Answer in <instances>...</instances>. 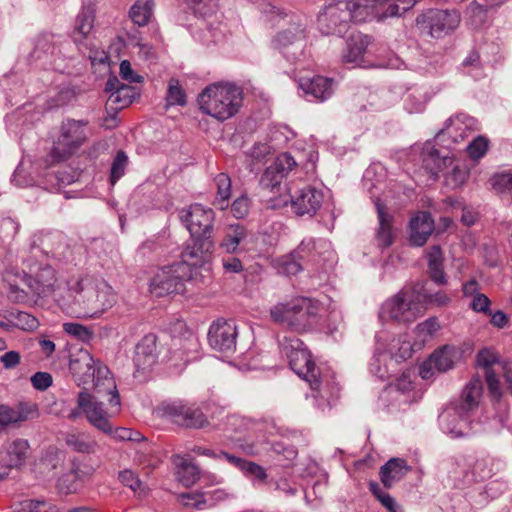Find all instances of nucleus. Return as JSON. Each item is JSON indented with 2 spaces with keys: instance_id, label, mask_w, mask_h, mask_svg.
I'll return each mask as SVG.
<instances>
[{
  "instance_id": "0e129e2a",
  "label": "nucleus",
  "mask_w": 512,
  "mask_h": 512,
  "mask_svg": "<svg viewBox=\"0 0 512 512\" xmlns=\"http://www.w3.org/2000/svg\"><path fill=\"white\" fill-rule=\"evenodd\" d=\"M242 472L248 477H253L254 480L259 483H265L268 477L266 470L261 465L248 460L246 461Z\"/></svg>"
},
{
  "instance_id": "4468645a",
  "label": "nucleus",
  "mask_w": 512,
  "mask_h": 512,
  "mask_svg": "<svg viewBox=\"0 0 512 512\" xmlns=\"http://www.w3.org/2000/svg\"><path fill=\"white\" fill-rule=\"evenodd\" d=\"M238 328L233 320L218 319L212 323L208 331L210 347L227 356L236 351Z\"/></svg>"
},
{
  "instance_id": "c756f323",
  "label": "nucleus",
  "mask_w": 512,
  "mask_h": 512,
  "mask_svg": "<svg viewBox=\"0 0 512 512\" xmlns=\"http://www.w3.org/2000/svg\"><path fill=\"white\" fill-rule=\"evenodd\" d=\"M422 160L424 167L433 175L444 172L454 163V156L450 152L441 154L434 146L426 142L422 149Z\"/></svg>"
},
{
  "instance_id": "f257e3e1",
  "label": "nucleus",
  "mask_w": 512,
  "mask_h": 512,
  "mask_svg": "<svg viewBox=\"0 0 512 512\" xmlns=\"http://www.w3.org/2000/svg\"><path fill=\"white\" fill-rule=\"evenodd\" d=\"M63 311L78 318H99L117 303V295L104 280L81 278L56 297Z\"/></svg>"
},
{
  "instance_id": "dca6fc26",
  "label": "nucleus",
  "mask_w": 512,
  "mask_h": 512,
  "mask_svg": "<svg viewBox=\"0 0 512 512\" xmlns=\"http://www.w3.org/2000/svg\"><path fill=\"white\" fill-rule=\"evenodd\" d=\"M103 366L96 362L85 349H79L70 354L69 370L78 386L91 383L98 374V367Z\"/></svg>"
},
{
  "instance_id": "052dcab7",
  "label": "nucleus",
  "mask_w": 512,
  "mask_h": 512,
  "mask_svg": "<svg viewBox=\"0 0 512 512\" xmlns=\"http://www.w3.org/2000/svg\"><path fill=\"white\" fill-rule=\"evenodd\" d=\"M488 149V140L485 137L478 136L474 138L466 146V150L469 156L473 159H479L483 157Z\"/></svg>"
},
{
  "instance_id": "9d476101",
  "label": "nucleus",
  "mask_w": 512,
  "mask_h": 512,
  "mask_svg": "<svg viewBox=\"0 0 512 512\" xmlns=\"http://www.w3.org/2000/svg\"><path fill=\"white\" fill-rule=\"evenodd\" d=\"M351 21L347 0H326L318 13V29L324 35L344 33Z\"/></svg>"
},
{
  "instance_id": "393cba45",
  "label": "nucleus",
  "mask_w": 512,
  "mask_h": 512,
  "mask_svg": "<svg viewBox=\"0 0 512 512\" xmlns=\"http://www.w3.org/2000/svg\"><path fill=\"white\" fill-rule=\"evenodd\" d=\"M157 337L154 334L145 335L136 345L134 365L137 371L150 369L157 361Z\"/></svg>"
},
{
  "instance_id": "7c9ffc66",
  "label": "nucleus",
  "mask_w": 512,
  "mask_h": 512,
  "mask_svg": "<svg viewBox=\"0 0 512 512\" xmlns=\"http://www.w3.org/2000/svg\"><path fill=\"white\" fill-rule=\"evenodd\" d=\"M29 448V443L25 439L12 440L7 444L5 451L0 453V463L8 468L21 467L28 457Z\"/></svg>"
},
{
  "instance_id": "6e6552de",
  "label": "nucleus",
  "mask_w": 512,
  "mask_h": 512,
  "mask_svg": "<svg viewBox=\"0 0 512 512\" xmlns=\"http://www.w3.org/2000/svg\"><path fill=\"white\" fill-rule=\"evenodd\" d=\"M191 260L183 257V261L160 269L150 281V292L156 297L181 293L185 289V281L191 278Z\"/></svg>"
},
{
  "instance_id": "423d86ee",
  "label": "nucleus",
  "mask_w": 512,
  "mask_h": 512,
  "mask_svg": "<svg viewBox=\"0 0 512 512\" xmlns=\"http://www.w3.org/2000/svg\"><path fill=\"white\" fill-rule=\"evenodd\" d=\"M4 281L9 287L10 297L19 301L24 300L27 296V293L21 287L22 284L26 285L33 294L46 297L54 292L57 279L55 270L51 266L45 265L40 267L34 276L26 273L6 272Z\"/></svg>"
},
{
  "instance_id": "2f4dec72",
  "label": "nucleus",
  "mask_w": 512,
  "mask_h": 512,
  "mask_svg": "<svg viewBox=\"0 0 512 512\" xmlns=\"http://www.w3.org/2000/svg\"><path fill=\"white\" fill-rule=\"evenodd\" d=\"M411 467L407 465L406 460L402 458H391L381 466L379 475L385 488H392L394 484L400 481Z\"/></svg>"
},
{
  "instance_id": "cd10ccee",
  "label": "nucleus",
  "mask_w": 512,
  "mask_h": 512,
  "mask_svg": "<svg viewBox=\"0 0 512 512\" xmlns=\"http://www.w3.org/2000/svg\"><path fill=\"white\" fill-rule=\"evenodd\" d=\"M434 230V220L430 213L418 212L410 220V242L414 246H423Z\"/></svg>"
},
{
  "instance_id": "8fccbe9b",
  "label": "nucleus",
  "mask_w": 512,
  "mask_h": 512,
  "mask_svg": "<svg viewBox=\"0 0 512 512\" xmlns=\"http://www.w3.org/2000/svg\"><path fill=\"white\" fill-rule=\"evenodd\" d=\"M494 460L490 457H481L475 460L472 474L476 480H486L494 474Z\"/></svg>"
},
{
  "instance_id": "13d9d810",
  "label": "nucleus",
  "mask_w": 512,
  "mask_h": 512,
  "mask_svg": "<svg viewBox=\"0 0 512 512\" xmlns=\"http://www.w3.org/2000/svg\"><path fill=\"white\" fill-rule=\"evenodd\" d=\"M63 330L78 340L87 342L92 338V332L84 325L78 323H64Z\"/></svg>"
},
{
  "instance_id": "473e14b6",
  "label": "nucleus",
  "mask_w": 512,
  "mask_h": 512,
  "mask_svg": "<svg viewBox=\"0 0 512 512\" xmlns=\"http://www.w3.org/2000/svg\"><path fill=\"white\" fill-rule=\"evenodd\" d=\"M483 383L480 377H473L464 387L456 406L469 415L476 409L482 397Z\"/></svg>"
},
{
  "instance_id": "e2e57ef3",
  "label": "nucleus",
  "mask_w": 512,
  "mask_h": 512,
  "mask_svg": "<svg viewBox=\"0 0 512 512\" xmlns=\"http://www.w3.org/2000/svg\"><path fill=\"white\" fill-rule=\"evenodd\" d=\"M285 178L282 174L278 173L273 167L270 165L266 168L264 171L262 177H261V184L263 187L273 190L276 188L282 180Z\"/></svg>"
},
{
  "instance_id": "37998d69",
  "label": "nucleus",
  "mask_w": 512,
  "mask_h": 512,
  "mask_svg": "<svg viewBox=\"0 0 512 512\" xmlns=\"http://www.w3.org/2000/svg\"><path fill=\"white\" fill-rule=\"evenodd\" d=\"M6 318L12 327L29 332L35 331L40 324L35 316L24 311L10 312Z\"/></svg>"
},
{
  "instance_id": "f03ea898",
  "label": "nucleus",
  "mask_w": 512,
  "mask_h": 512,
  "mask_svg": "<svg viewBox=\"0 0 512 512\" xmlns=\"http://www.w3.org/2000/svg\"><path fill=\"white\" fill-rule=\"evenodd\" d=\"M179 217L191 235V242L187 243L182 257L191 260L193 266H200L208 262L215 249L213 240L215 213L213 209L195 203L182 209Z\"/></svg>"
},
{
  "instance_id": "4d7b16f0",
  "label": "nucleus",
  "mask_w": 512,
  "mask_h": 512,
  "mask_svg": "<svg viewBox=\"0 0 512 512\" xmlns=\"http://www.w3.org/2000/svg\"><path fill=\"white\" fill-rule=\"evenodd\" d=\"M477 364L484 369V372L494 370V365H500L499 357L494 350L485 348L478 352Z\"/></svg>"
},
{
  "instance_id": "de8ad7c7",
  "label": "nucleus",
  "mask_w": 512,
  "mask_h": 512,
  "mask_svg": "<svg viewBox=\"0 0 512 512\" xmlns=\"http://www.w3.org/2000/svg\"><path fill=\"white\" fill-rule=\"evenodd\" d=\"M417 2L418 0H393L378 19L384 20L388 17H401L412 9Z\"/></svg>"
},
{
  "instance_id": "39448f33",
  "label": "nucleus",
  "mask_w": 512,
  "mask_h": 512,
  "mask_svg": "<svg viewBox=\"0 0 512 512\" xmlns=\"http://www.w3.org/2000/svg\"><path fill=\"white\" fill-rule=\"evenodd\" d=\"M425 308L421 304V293L418 286L403 288L387 299L380 308L379 317L382 321H394L407 324L420 317Z\"/></svg>"
},
{
  "instance_id": "ea45409f",
  "label": "nucleus",
  "mask_w": 512,
  "mask_h": 512,
  "mask_svg": "<svg viewBox=\"0 0 512 512\" xmlns=\"http://www.w3.org/2000/svg\"><path fill=\"white\" fill-rule=\"evenodd\" d=\"M395 365L396 363H390V355L388 353H379L374 356L370 363V371L377 378L386 380L396 373Z\"/></svg>"
},
{
  "instance_id": "864d4df0",
  "label": "nucleus",
  "mask_w": 512,
  "mask_h": 512,
  "mask_svg": "<svg viewBox=\"0 0 512 512\" xmlns=\"http://www.w3.org/2000/svg\"><path fill=\"white\" fill-rule=\"evenodd\" d=\"M56 486L59 493L65 495L76 493L80 487L75 474L71 473V471L62 475L57 480Z\"/></svg>"
},
{
  "instance_id": "603ef678",
  "label": "nucleus",
  "mask_w": 512,
  "mask_h": 512,
  "mask_svg": "<svg viewBox=\"0 0 512 512\" xmlns=\"http://www.w3.org/2000/svg\"><path fill=\"white\" fill-rule=\"evenodd\" d=\"M297 165V162L289 153H282L276 157L274 162L271 164L273 169L283 176H287Z\"/></svg>"
},
{
  "instance_id": "69168bd1",
  "label": "nucleus",
  "mask_w": 512,
  "mask_h": 512,
  "mask_svg": "<svg viewBox=\"0 0 512 512\" xmlns=\"http://www.w3.org/2000/svg\"><path fill=\"white\" fill-rule=\"evenodd\" d=\"M250 200L247 196L242 195L234 200L231 205V211L235 218L242 219L249 213Z\"/></svg>"
},
{
  "instance_id": "5fc2aeb1",
  "label": "nucleus",
  "mask_w": 512,
  "mask_h": 512,
  "mask_svg": "<svg viewBox=\"0 0 512 512\" xmlns=\"http://www.w3.org/2000/svg\"><path fill=\"white\" fill-rule=\"evenodd\" d=\"M303 258L294 255V252L290 255L283 257L280 261V271L288 276L296 275L302 270L301 260Z\"/></svg>"
},
{
  "instance_id": "f3484780",
  "label": "nucleus",
  "mask_w": 512,
  "mask_h": 512,
  "mask_svg": "<svg viewBox=\"0 0 512 512\" xmlns=\"http://www.w3.org/2000/svg\"><path fill=\"white\" fill-rule=\"evenodd\" d=\"M233 446L241 453L251 457L260 456L269 450H273L277 454H283L285 459L290 461L297 455V451L293 447H284L282 443L270 444L266 440L255 441L250 435L235 438Z\"/></svg>"
},
{
  "instance_id": "a878e982",
  "label": "nucleus",
  "mask_w": 512,
  "mask_h": 512,
  "mask_svg": "<svg viewBox=\"0 0 512 512\" xmlns=\"http://www.w3.org/2000/svg\"><path fill=\"white\" fill-rule=\"evenodd\" d=\"M372 198L378 216L376 240L380 248H387L394 242L393 216L388 213L386 206L381 202L380 198L374 197L373 194Z\"/></svg>"
},
{
  "instance_id": "338daca9",
  "label": "nucleus",
  "mask_w": 512,
  "mask_h": 512,
  "mask_svg": "<svg viewBox=\"0 0 512 512\" xmlns=\"http://www.w3.org/2000/svg\"><path fill=\"white\" fill-rule=\"evenodd\" d=\"M179 497L185 506L194 507L196 509H201L207 502L205 495L200 492L182 493Z\"/></svg>"
},
{
  "instance_id": "9b49d317",
  "label": "nucleus",
  "mask_w": 512,
  "mask_h": 512,
  "mask_svg": "<svg viewBox=\"0 0 512 512\" xmlns=\"http://www.w3.org/2000/svg\"><path fill=\"white\" fill-rule=\"evenodd\" d=\"M99 398H94L86 389L79 392L77 406L82 409L88 422L103 433H112L110 418L119 412L120 407L110 406V409H104L103 402Z\"/></svg>"
},
{
  "instance_id": "a211bd4d",
  "label": "nucleus",
  "mask_w": 512,
  "mask_h": 512,
  "mask_svg": "<svg viewBox=\"0 0 512 512\" xmlns=\"http://www.w3.org/2000/svg\"><path fill=\"white\" fill-rule=\"evenodd\" d=\"M463 351L454 345H444L435 350L429 359L421 366L420 375L423 379L431 376L430 370L435 368L439 372L452 369L462 358Z\"/></svg>"
},
{
  "instance_id": "79ce46f5",
  "label": "nucleus",
  "mask_w": 512,
  "mask_h": 512,
  "mask_svg": "<svg viewBox=\"0 0 512 512\" xmlns=\"http://www.w3.org/2000/svg\"><path fill=\"white\" fill-rule=\"evenodd\" d=\"M137 96H139V91L135 87L124 84L110 94L108 102L115 104L116 109H123L129 106Z\"/></svg>"
},
{
  "instance_id": "20e7f679",
  "label": "nucleus",
  "mask_w": 512,
  "mask_h": 512,
  "mask_svg": "<svg viewBox=\"0 0 512 512\" xmlns=\"http://www.w3.org/2000/svg\"><path fill=\"white\" fill-rule=\"evenodd\" d=\"M243 93L240 87L232 83H213L208 85L198 96L200 110L224 121L234 116L242 105Z\"/></svg>"
},
{
  "instance_id": "6e6d98bb",
  "label": "nucleus",
  "mask_w": 512,
  "mask_h": 512,
  "mask_svg": "<svg viewBox=\"0 0 512 512\" xmlns=\"http://www.w3.org/2000/svg\"><path fill=\"white\" fill-rule=\"evenodd\" d=\"M127 162V155L123 151H119L111 165L110 182L112 185L124 175Z\"/></svg>"
},
{
  "instance_id": "e433bc0d",
  "label": "nucleus",
  "mask_w": 512,
  "mask_h": 512,
  "mask_svg": "<svg viewBox=\"0 0 512 512\" xmlns=\"http://www.w3.org/2000/svg\"><path fill=\"white\" fill-rule=\"evenodd\" d=\"M176 458L178 459L176 463L178 480L186 487L192 486L199 480V467L187 457L177 456Z\"/></svg>"
},
{
  "instance_id": "0eeeda50",
  "label": "nucleus",
  "mask_w": 512,
  "mask_h": 512,
  "mask_svg": "<svg viewBox=\"0 0 512 512\" xmlns=\"http://www.w3.org/2000/svg\"><path fill=\"white\" fill-rule=\"evenodd\" d=\"M281 353L287 358L291 370L306 380L313 390L320 388L319 369L311 359L304 343L295 336H284L279 340Z\"/></svg>"
},
{
  "instance_id": "c03bdc74",
  "label": "nucleus",
  "mask_w": 512,
  "mask_h": 512,
  "mask_svg": "<svg viewBox=\"0 0 512 512\" xmlns=\"http://www.w3.org/2000/svg\"><path fill=\"white\" fill-rule=\"evenodd\" d=\"M351 11V20L355 22L365 21L374 12L375 0H347Z\"/></svg>"
},
{
  "instance_id": "412c9836",
  "label": "nucleus",
  "mask_w": 512,
  "mask_h": 512,
  "mask_svg": "<svg viewBox=\"0 0 512 512\" xmlns=\"http://www.w3.org/2000/svg\"><path fill=\"white\" fill-rule=\"evenodd\" d=\"M162 411L163 415L172 422L186 428H202L207 423V419L199 409L181 403L163 405Z\"/></svg>"
},
{
  "instance_id": "aec40b11",
  "label": "nucleus",
  "mask_w": 512,
  "mask_h": 512,
  "mask_svg": "<svg viewBox=\"0 0 512 512\" xmlns=\"http://www.w3.org/2000/svg\"><path fill=\"white\" fill-rule=\"evenodd\" d=\"M275 46L290 61H296L303 55L305 31L300 26L279 32L274 39Z\"/></svg>"
},
{
  "instance_id": "72a5a7b5",
  "label": "nucleus",
  "mask_w": 512,
  "mask_h": 512,
  "mask_svg": "<svg viewBox=\"0 0 512 512\" xmlns=\"http://www.w3.org/2000/svg\"><path fill=\"white\" fill-rule=\"evenodd\" d=\"M247 236L248 231L243 225L239 223L227 225L219 241V248L229 254L237 253Z\"/></svg>"
},
{
  "instance_id": "3c124183",
  "label": "nucleus",
  "mask_w": 512,
  "mask_h": 512,
  "mask_svg": "<svg viewBox=\"0 0 512 512\" xmlns=\"http://www.w3.org/2000/svg\"><path fill=\"white\" fill-rule=\"evenodd\" d=\"M19 512H56V508L46 500L26 499L20 503Z\"/></svg>"
},
{
  "instance_id": "774afa93",
  "label": "nucleus",
  "mask_w": 512,
  "mask_h": 512,
  "mask_svg": "<svg viewBox=\"0 0 512 512\" xmlns=\"http://www.w3.org/2000/svg\"><path fill=\"white\" fill-rule=\"evenodd\" d=\"M209 501L215 505L222 502L233 500L236 495L230 488H217L208 493Z\"/></svg>"
},
{
  "instance_id": "a19ab883",
  "label": "nucleus",
  "mask_w": 512,
  "mask_h": 512,
  "mask_svg": "<svg viewBox=\"0 0 512 512\" xmlns=\"http://www.w3.org/2000/svg\"><path fill=\"white\" fill-rule=\"evenodd\" d=\"M56 50L54 36L51 34L40 35L35 42V47L31 53V57L35 60H48Z\"/></svg>"
},
{
  "instance_id": "4c0bfd02",
  "label": "nucleus",
  "mask_w": 512,
  "mask_h": 512,
  "mask_svg": "<svg viewBox=\"0 0 512 512\" xmlns=\"http://www.w3.org/2000/svg\"><path fill=\"white\" fill-rule=\"evenodd\" d=\"M214 184L217 191L213 205L220 210H225L229 206L231 197V178L226 173H219L214 178Z\"/></svg>"
},
{
  "instance_id": "c85d7f7f",
  "label": "nucleus",
  "mask_w": 512,
  "mask_h": 512,
  "mask_svg": "<svg viewBox=\"0 0 512 512\" xmlns=\"http://www.w3.org/2000/svg\"><path fill=\"white\" fill-rule=\"evenodd\" d=\"M369 44V36L361 33L352 34L347 41V48L342 55V61L353 66L366 67L363 56Z\"/></svg>"
},
{
  "instance_id": "6ab92c4d",
  "label": "nucleus",
  "mask_w": 512,
  "mask_h": 512,
  "mask_svg": "<svg viewBox=\"0 0 512 512\" xmlns=\"http://www.w3.org/2000/svg\"><path fill=\"white\" fill-rule=\"evenodd\" d=\"M476 129L477 121L475 118L466 114H458L446 121L444 128L437 133L436 140L444 143L446 139H450L452 143L458 144L469 137Z\"/></svg>"
},
{
  "instance_id": "58836bf2",
  "label": "nucleus",
  "mask_w": 512,
  "mask_h": 512,
  "mask_svg": "<svg viewBox=\"0 0 512 512\" xmlns=\"http://www.w3.org/2000/svg\"><path fill=\"white\" fill-rule=\"evenodd\" d=\"M154 6V0H137L129 10V17L134 24L145 26L152 17Z\"/></svg>"
},
{
  "instance_id": "a18cd8bd",
  "label": "nucleus",
  "mask_w": 512,
  "mask_h": 512,
  "mask_svg": "<svg viewBox=\"0 0 512 512\" xmlns=\"http://www.w3.org/2000/svg\"><path fill=\"white\" fill-rule=\"evenodd\" d=\"M444 175L447 184L456 188L465 183L468 178V170L463 163L454 158V163L444 171Z\"/></svg>"
},
{
  "instance_id": "5701e85b",
  "label": "nucleus",
  "mask_w": 512,
  "mask_h": 512,
  "mask_svg": "<svg viewBox=\"0 0 512 512\" xmlns=\"http://www.w3.org/2000/svg\"><path fill=\"white\" fill-rule=\"evenodd\" d=\"M439 422L444 433L452 438L465 436L468 426V414L456 405L447 407L440 415Z\"/></svg>"
},
{
  "instance_id": "49530a36",
  "label": "nucleus",
  "mask_w": 512,
  "mask_h": 512,
  "mask_svg": "<svg viewBox=\"0 0 512 512\" xmlns=\"http://www.w3.org/2000/svg\"><path fill=\"white\" fill-rule=\"evenodd\" d=\"M369 490L389 512H403L396 500L385 492L377 482L371 481L369 483Z\"/></svg>"
},
{
  "instance_id": "4be33fe9",
  "label": "nucleus",
  "mask_w": 512,
  "mask_h": 512,
  "mask_svg": "<svg viewBox=\"0 0 512 512\" xmlns=\"http://www.w3.org/2000/svg\"><path fill=\"white\" fill-rule=\"evenodd\" d=\"M334 81L324 76H314L312 78H301L298 83L302 91V97L309 102H324L329 99L333 92Z\"/></svg>"
},
{
  "instance_id": "b1692460",
  "label": "nucleus",
  "mask_w": 512,
  "mask_h": 512,
  "mask_svg": "<svg viewBox=\"0 0 512 512\" xmlns=\"http://www.w3.org/2000/svg\"><path fill=\"white\" fill-rule=\"evenodd\" d=\"M92 382L94 383V394L92 396L99 399L107 398L109 405L116 407L117 410L118 407H120V396L115 380L110 375L108 367L99 366L98 374Z\"/></svg>"
},
{
  "instance_id": "bb28decb",
  "label": "nucleus",
  "mask_w": 512,
  "mask_h": 512,
  "mask_svg": "<svg viewBox=\"0 0 512 512\" xmlns=\"http://www.w3.org/2000/svg\"><path fill=\"white\" fill-rule=\"evenodd\" d=\"M38 416V408L35 404L20 403L13 408L8 405H0V428L10 424L27 421Z\"/></svg>"
},
{
  "instance_id": "ddd939ff",
  "label": "nucleus",
  "mask_w": 512,
  "mask_h": 512,
  "mask_svg": "<svg viewBox=\"0 0 512 512\" xmlns=\"http://www.w3.org/2000/svg\"><path fill=\"white\" fill-rule=\"evenodd\" d=\"M66 236L59 231L38 232L31 238L30 252L34 257L40 254L63 260L67 256Z\"/></svg>"
},
{
  "instance_id": "09e8293b",
  "label": "nucleus",
  "mask_w": 512,
  "mask_h": 512,
  "mask_svg": "<svg viewBox=\"0 0 512 512\" xmlns=\"http://www.w3.org/2000/svg\"><path fill=\"white\" fill-rule=\"evenodd\" d=\"M186 94L177 79L171 78L168 82L166 103L167 106L186 105Z\"/></svg>"
},
{
  "instance_id": "f8f14e48",
  "label": "nucleus",
  "mask_w": 512,
  "mask_h": 512,
  "mask_svg": "<svg viewBox=\"0 0 512 512\" xmlns=\"http://www.w3.org/2000/svg\"><path fill=\"white\" fill-rule=\"evenodd\" d=\"M416 23L422 29H427L433 38H441L453 31L460 23L457 11L430 9L416 18Z\"/></svg>"
},
{
  "instance_id": "bf43d9fd",
  "label": "nucleus",
  "mask_w": 512,
  "mask_h": 512,
  "mask_svg": "<svg viewBox=\"0 0 512 512\" xmlns=\"http://www.w3.org/2000/svg\"><path fill=\"white\" fill-rule=\"evenodd\" d=\"M118 477L122 484L129 487L134 492L139 494L144 492V486L142 482L132 470H123L119 472Z\"/></svg>"
},
{
  "instance_id": "2eb2a0df",
  "label": "nucleus",
  "mask_w": 512,
  "mask_h": 512,
  "mask_svg": "<svg viewBox=\"0 0 512 512\" xmlns=\"http://www.w3.org/2000/svg\"><path fill=\"white\" fill-rule=\"evenodd\" d=\"M324 197L322 189L306 185L290 194L291 209L299 217L312 218L321 208Z\"/></svg>"
},
{
  "instance_id": "f704fd0d",
  "label": "nucleus",
  "mask_w": 512,
  "mask_h": 512,
  "mask_svg": "<svg viewBox=\"0 0 512 512\" xmlns=\"http://www.w3.org/2000/svg\"><path fill=\"white\" fill-rule=\"evenodd\" d=\"M64 441L71 450L78 453L93 454L98 448L97 441L86 432H67Z\"/></svg>"
},
{
  "instance_id": "680f3d73",
  "label": "nucleus",
  "mask_w": 512,
  "mask_h": 512,
  "mask_svg": "<svg viewBox=\"0 0 512 512\" xmlns=\"http://www.w3.org/2000/svg\"><path fill=\"white\" fill-rule=\"evenodd\" d=\"M117 441H130L140 442L144 440V436L139 431H134L130 428L119 427L116 430H112V433H108Z\"/></svg>"
},
{
  "instance_id": "7ed1b4c3",
  "label": "nucleus",
  "mask_w": 512,
  "mask_h": 512,
  "mask_svg": "<svg viewBox=\"0 0 512 512\" xmlns=\"http://www.w3.org/2000/svg\"><path fill=\"white\" fill-rule=\"evenodd\" d=\"M320 310L318 301L297 297L285 303H278L271 308L270 315L275 322L300 333L312 330L319 324Z\"/></svg>"
},
{
  "instance_id": "c9c22d12",
  "label": "nucleus",
  "mask_w": 512,
  "mask_h": 512,
  "mask_svg": "<svg viewBox=\"0 0 512 512\" xmlns=\"http://www.w3.org/2000/svg\"><path fill=\"white\" fill-rule=\"evenodd\" d=\"M95 9L92 5L83 6L78 13L75 23L73 37L76 42L86 38L94 26Z\"/></svg>"
},
{
  "instance_id": "1a4fd4ad",
  "label": "nucleus",
  "mask_w": 512,
  "mask_h": 512,
  "mask_svg": "<svg viewBox=\"0 0 512 512\" xmlns=\"http://www.w3.org/2000/svg\"><path fill=\"white\" fill-rule=\"evenodd\" d=\"M86 121L67 120L61 126V134L54 144L51 157L55 162H61L70 157L87 139Z\"/></svg>"
}]
</instances>
